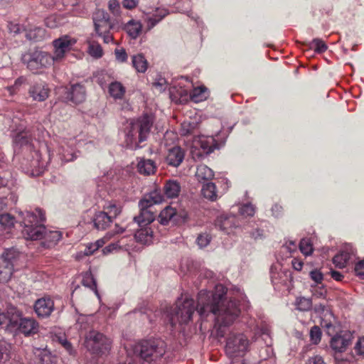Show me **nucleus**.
Listing matches in <instances>:
<instances>
[{"instance_id": "nucleus-2", "label": "nucleus", "mask_w": 364, "mask_h": 364, "mask_svg": "<svg viewBox=\"0 0 364 364\" xmlns=\"http://www.w3.org/2000/svg\"><path fill=\"white\" fill-rule=\"evenodd\" d=\"M40 125L25 127L20 124L13 133L14 144L22 149L23 151L30 152L31 159L29 166L32 169L33 174H39L45 168V162L42 160L38 150L36 149L35 141L40 131Z\"/></svg>"}, {"instance_id": "nucleus-12", "label": "nucleus", "mask_w": 364, "mask_h": 364, "mask_svg": "<svg viewBox=\"0 0 364 364\" xmlns=\"http://www.w3.org/2000/svg\"><path fill=\"white\" fill-rule=\"evenodd\" d=\"M18 257V252L14 249L6 250L0 256V282L6 283L14 273V263Z\"/></svg>"}, {"instance_id": "nucleus-9", "label": "nucleus", "mask_w": 364, "mask_h": 364, "mask_svg": "<svg viewBox=\"0 0 364 364\" xmlns=\"http://www.w3.org/2000/svg\"><path fill=\"white\" fill-rule=\"evenodd\" d=\"M22 63L33 73L54 64L51 54L41 50H30L21 55Z\"/></svg>"}, {"instance_id": "nucleus-31", "label": "nucleus", "mask_w": 364, "mask_h": 364, "mask_svg": "<svg viewBox=\"0 0 364 364\" xmlns=\"http://www.w3.org/2000/svg\"><path fill=\"white\" fill-rule=\"evenodd\" d=\"M142 25L140 21L130 20L125 25L127 34L133 39H136L141 31Z\"/></svg>"}, {"instance_id": "nucleus-41", "label": "nucleus", "mask_w": 364, "mask_h": 364, "mask_svg": "<svg viewBox=\"0 0 364 364\" xmlns=\"http://www.w3.org/2000/svg\"><path fill=\"white\" fill-rule=\"evenodd\" d=\"M350 259L351 257L348 256V253H345V251L341 250L338 254L334 256L333 262L336 267L342 269L346 266Z\"/></svg>"}, {"instance_id": "nucleus-6", "label": "nucleus", "mask_w": 364, "mask_h": 364, "mask_svg": "<svg viewBox=\"0 0 364 364\" xmlns=\"http://www.w3.org/2000/svg\"><path fill=\"white\" fill-rule=\"evenodd\" d=\"M134 353L147 362L155 360L165 353V343L161 339L144 340L137 343Z\"/></svg>"}, {"instance_id": "nucleus-64", "label": "nucleus", "mask_w": 364, "mask_h": 364, "mask_svg": "<svg viewBox=\"0 0 364 364\" xmlns=\"http://www.w3.org/2000/svg\"><path fill=\"white\" fill-rule=\"evenodd\" d=\"M122 4L126 9H132L136 6L138 0H123Z\"/></svg>"}, {"instance_id": "nucleus-15", "label": "nucleus", "mask_w": 364, "mask_h": 364, "mask_svg": "<svg viewBox=\"0 0 364 364\" xmlns=\"http://www.w3.org/2000/svg\"><path fill=\"white\" fill-rule=\"evenodd\" d=\"M217 147L215 139L211 136H198L195 137L193 141L192 152L195 150L201 149L202 152L197 154L198 156L203 154L212 153Z\"/></svg>"}, {"instance_id": "nucleus-3", "label": "nucleus", "mask_w": 364, "mask_h": 364, "mask_svg": "<svg viewBox=\"0 0 364 364\" xmlns=\"http://www.w3.org/2000/svg\"><path fill=\"white\" fill-rule=\"evenodd\" d=\"M198 311V306H195L194 300L187 296H181L173 306L167 308L164 313V321L169 324L171 328L177 324H186L188 323L195 311Z\"/></svg>"}, {"instance_id": "nucleus-29", "label": "nucleus", "mask_w": 364, "mask_h": 364, "mask_svg": "<svg viewBox=\"0 0 364 364\" xmlns=\"http://www.w3.org/2000/svg\"><path fill=\"white\" fill-rule=\"evenodd\" d=\"M177 213L176 209L171 206H166L159 215V221L163 225H166L172 220L176 221Z\"/></svg>"}, {"instance_id": "nucleus-11", "label": "nucleus", "mask_w": 364, "mask_h": 364, "mask_svg": "<svg viewBox=\"0 0 364 364\" xmlns=\"http://www.w3.org/2000/svg\"><path fill=\"white\" fill-rule=\"evenodd\" d=\"M85 347L92 354H105L110 349L111 341L97 331H90L85 336Z\"/></svg>"}, {"instance_id": "nucleus-23", "label": "nucleus", "mask_w": 364, "mask_h": 364, "mask_svg": "<svg viewBox=\"0 0 364 364\" xmlns=\"http://www.w3.org/2000/svg\"><path fill=\"white\" fill-rule=\"evenodd\" d=\"M38 328L39 324L34 318L22 317L15 330L28 336L37 333Z\"/></svg>"}, {"instance_id": "nucleus-34", "label": "nucleus", "mask_w": 364, "mask_h": 364, "mask_svg": "<svg viewBox=\"0 0 364 364\" xmlns=\"http://www.w3.org/2000/svg\"><path fill=\"white\" fill-rule=\"evenodd\" d=\"M152 234L153 232L151 228H144L137 230L134 234V237L138 242L143 244H149L152 240Z\"/></svg>"}, {"instance_id": "nucleus-52", "label": "nucleus", "mask_w": 364, "mask_h": 364, "mask_svg": "<svg viewBox=\"0 0 364 364\" xmlns=\"http://www.w3.org/2000/svg\"><path fill=\"white\" fill-rule=\"evenodd\" d=\"M191 7L190 0H178L176 3V9L181 13L188 12V9Z\"/></svg>"}, {"instance_id": "nucleus-39", "label": "nucleus", "mask_w": 364, "mask_h": 364, "mask_svg": "<svg viewBox=\"0 0 364 364\" xmlns=\"http://www.w3.org/2000/svg\"><path fill=\"white\" fill-rule=\"evenodd\" d=\"M201 192L205 198L210 200H215L217 199L216 186L213 183L208 182L205 183L203 186Z\"/></svg>"}, {"instance_id": "nucleus-26", "label": "nucleus", "mask_w": 364, "mask_h": 364, "mask_svg": "<svg viewBox=\"0 0 364 364\" xmlns=\"http://www.w3.org/2000/svg\"><path fill=\"white\" fill-rule=\"evenodd\" d=\"M94 228L98 230H105L112 223L113 220L105 212H97L92 219Z\"/></svg>"}, {"instance_id": "nucleus-50", "label": "nucleus", "mask_w": 364, "mask_h": 364, "mask_svg": "<svg viewBox=\"0 0 364 364\" xmlns=\"http://www.w3.org/2000/svg\"><path fill=\"white\" fill-rule=\"evenodd\" d=\"M255 213V208L251 203H246L240 208V213L245 217L253 216Z\"/></svg>"}, {"instance_id": "nucleus-42", "label": "nucleus", "mask_w": 364, "mask_h": 364, "mask_svg": "<svg viewBox=\"0 0 364 364\" xmlns=\"http://www.w3.org/2000/svg\"><path fill=\"white\" fill-rule=\"evenodd\" d=\"M141 200H146L149 202L148 205L153 207L155 204L161 203L164 200V196L160 192L154 191L146 196Z\"/></svg>"}, {"instance_id": "nucleus-63", "label": "nucleus", "mask_w": 364, "mask_h": 364, "mask_svg": "<svg viewBox=\"0 0 364 364\" xmlns=\"http://www.w3.org/2000/svg\"><path fill=\"white\" fill-rule=\"evenodd\" d=\"M63 151L60 152L62 154V159L65 160V161H73L75 159L74 154L73 152V149H71L70 151H65L64 146H62Z\"/></svg>"}, {"instance_id": "nucleus-21", "label": "nucleus", "mask_w": 364, "mask_h": 364, "mask_svg": "<svg viewBox=\"0 0 364 364\" xmlns=\"http://www.w3.org/2000/svg\"><path fill=\"white\" fill-rule=\"evenodd\" d=\"M28 95L34 101L43 102L49 96V89L44 82H35L29 87Z\"/></svg>"}, {"instance_id": "nucleus-48", "label": "nucleus", "mask_w": 364, "mask_h": 364, "mask_svg": "<svg viewBox=\"0 0 364 364\" xmlns=\"http://www.w3.org/2000/svg\"><path fill=\"white\" fill-rule=\"evenodd\" d=\"M211 239L212 237L208 233L203 232L198 236L196 242L200 248H203L210 244Z\"/></svg>"}, {"instance_id": "nucleus-19", "label": "nucleus", "mask_w": 364, "mask_h": 364, "mask_svg": "<svg viewBox=\"0 0 364 364\" xmlns=\"http://www.w3.org/2000/svg\"><path fill=\"white\" fill-rule=\"evenodd\" d=\"M54 310V302L50 297H42L34 304V311L39 318H48Z\"/></svg>"}, {"instance_id": "nucleus-59", "label": "nucleus", "mask_w": 364, "mask_h": 364, "mask_svg": "<svg viewBox=\"0 0 364 364\" xmlns=\"http://www.w3.org/2000/svg\"><path fill=\"white\" fill-rule=\"evenodd\" d=\"M58 341L70 354L73 353V349L72 344L65 338L59 337Z\"/></svg>"}, {"instance_id": "nucleus-10", "label": "nucleus", "mask_w": 364, "mask_h": 364, "mask_svg": "<svg viewBox=\"0 0 364 364\" xmlns=\"http://www.w3.org/2000/svg\"><path fill=\"white\" fill-rule=\"evenodd\" d=\"M250 341L243 333H231L227 338L225 353L230 358L243 357L249 350Z\"/></svg>"}, {"instance_id": "nucleus-35", "label": "nucleus", "mask_w": 364, "mask_h": 364, "mask_svg": "<svg viewBox=\"0 0 364 364\" xmlns=\"http://www.w3.org/2000/svg\"><path fill=\"white\" fill-rule=\"evenodd\" d=\"M164 190L168 198H173L178 196L181 191V186L178 182L169 181L165 184Z\"/></svg>"}, {"instance_id": "nucleus-54", "label": "nucleus", "mask_w": 364, "mask_h": 364, "mask_svg": "<svg viewBox=\"0 0 364 364\" xmlns=\"http://www.w3.org/2000/svg\"><path fill=\"white\" fill-rule=\"evenodd\" d=\"M108 8L114 15H118L120 11V5L117 0H109Z\"/></svg>"}, {"instance_id": "nucleus-61", "label": "nucleus", "mask_w": 364, "mask_h": 364, "mask_svg": "<svg viewBox=\"0 0 364 364\" xmlns=\"http://www.w3.org/2000/svg\"><path fill=\"white\" fill-rule=\"evenodd\" d=\"M153 85L156 88H158L160 92H161L166 87V80L165 78L160 77L153 83Z\"/></svg>"}, {"instance_id": "nucleus-53", "label": "nucleus", "mask_w": 364, "mask_h": 364, "mask_svg": "<svg viewBox=\"0 0 364 364\" xmlns=\"http://www.w3.org/2000/svg\"><path fill=\"white\" fill-rule=\"evenodd\" d=\"M116 60L119 63H124L127 60V54L124 48L114 50Z\"/></svg>"}, {"instance_id": "nucleus-20", "label": "nucleus", "mask_w": 364, "mask_h": 364, "mask_svg": "<svg viewBox=\"0 0 364 364\" xmlns=\"http://www.w3.org/2000/svg\"><path fill=\"white\" fill-rule=\"evenodd\" d=\"M65 98L75 104H80L86 98V90L83 85L76 83L72 85L70 88L65 92Z\"/></svg>"}, {"instance_id": "nucleus-43", "label": "nucleus", "mask_w": 364, "mask_h": 364, "mask_svg": "<svg viewBox=\"0 0 364 364\" xmlns=\"http://www.w3.org/2000/svg\"><path fill=\"white\" fill-rule=\"evenodd\" d=\"M295 306L296 309L306 311H309L312 307V301L311 299L306 297H298L295 301Z\"/></svg>"}, {"instance_id": "nucleus-55", "label": "nucleus", "mask_w": 364, "mask_h": 364, "mask_svg": "<svg viewBox=\"0 0 364 364\" xmlns=\"http://www.w3.org/2000/svg\"><path fill=\"white\" fill-rule=\"evenodd\" d=\"M195 125L188 122H183L181 124V132L182 135H187L191 133L192 130L194 129Z\"/></svg>"}, {"instance_id": "nucleus-51", "label": "nucleus", "mask_w": 364, "mask_h": 364, "mask_svg": "<svg viewBox=\"0 0 364 364\" xmlns=\"http://www.w3.org/2000/svg\"><path fill=\"white\" fill-rule=\"evenodd\" d=\"M314 311L316 313L323 314L325 317H328V319L333 317V314L328 309V306L323 304H316L314 306Z\"/></svg>"}, {"instance_id": "nucleus-37", "label": "nucleus", "mask_w": 364, "mask_h": 364, "mask_svg": "<svg viewBox=\"0 0 364 364\" xmlns=\"http://www.w3.org/2000/svg\"><path fill=\"white\" fill-rule=\"evenodd\" d=\"M102 211L105 212L107 215L113 220L121 213L122 206L120 205H117L115 203L109 201L106 203L103 206Z\"/></svg>"}, {"instance_id": "nucleus-60", "label": "nucleus", "mask_w": 364, "mask_h": 364, "mask_svg": "<svg viewBox=\"0 0 364 364\" xmlns=\"http://www.w3.org/2000/svg\"><path fill=\"white\" fill-rule=\"evenodd\" d=\"M355 350L359 355H364V337L358 339L355 343Z\"/></svg>"}, {"instance_id": "nucleus-33", "label": "nucleus", "mask_w": 364, "mask_h": 364, "mask_svg": "<svg viewBox=\"0 0 364 364\" xmlns=\"http://www.w3.org/2000/svg\"><path fill=\"white\" fill-rule=\"evenodd\" d=\"M214 176L213 171L205 165H200L198 166L196 177L199 182L211 180Z\"/></svg>"}, {"instance_id": "nucleus-45", "label": "nucleus", "mask_w": 364, "mask_h": 364, "mask_svg": "<svg viewBox=\"0 0 364 364\" xmlns=\"http://www.w3.org/2000/svg\"><path fill=\"white\" fill-rule=\"evenodd\" d=\"M300 251L306 256L311 255L313 252V246L309 239H302L299 242Z\"/></svg>"}, {"instance_id": "nucleus-30", "label": "nucleus", "mask_w": 364, "mask_h": 364, "mask_svg": "<svg viewBox=\"0 0 364 364\" xmlns=\"http://www.w3.org/2000/svg\"><path fill=\"white\" fill-rule=\"evenodd\" d=\"M109 93L115 100H122L125 94L126 89L124 85L117 81L112 82L109 85Z\"/></svg>"}, {"instance_id": "nucleus-5", "label": "nucleus", "mask_w": 364, "mask_h": 364, "mask_svg": "<svg viewBox=\"0 0 364 364\" xmlns=\"http://www.w3.org/2000/svg\"><path fill=\"white\" fill-rule=\"evenodd\" d=\"M18 215L23 225L22 235L26 240H42L45 226L42 224L46 220L44 212L36 208L35 212L19 211Z\"/></svg>"}, {"instance_id": "nucleus-38", "label": "nucleus", "mask_w": 364, "mask_h": 364, "mask_svg": "<svg viewBox=\"0 0 364 364\" xmlns=\"http://www.w3.org/2000/svg\"><path fill=\"white\" fill-rule=\"evenodd\" d=\"M88 49L87 52L89 55L96 59L100 58L103 55V49L100 44L92 40H88Z\"/></svg>"}, {"instance_id": "nucleus-1", "label": "nucleus", "mask_w": 364, "mask_h": 364, "mask_svg": "<svg viewBox=\"0 0 364 364\" xmlns=\"http://www.w3.org/2000/svg\"><path fill=\"white\" fill-rule=\"evenodd\" d=\"M226 288L223 284H217L213 292L201 290L198 295V313L202 318L210 314L215 318V327L218 334L223 336V327L228 326L238 318L240 309L235 300L225 301Z\"/></svg>"}, {"instance_id": "nucleus-56", "label": "nucleus", "mask_w": 364, "mask_h": 364, "mask_svg": "<svg viewBox=\"0 0 364 364\" xmlns=\"http://www.w3.org/2000/svg\"><path fill=\"white\" fill-rule=\"evenodd\" d=\"M8 28L10 31V33H12L14 34H18L21 32H23V28L20 24L9 22L8 24Z\"/></svg>"}, {"instance_id": "nucleus-16", "label": "nucleus", "mask_w": 364, "mask_h": 364, "mask_svg": "<svg viewBox=\"0 0 364 364\" xmlns=\"http://www.w3.org/2000/svg\"><path fill=\"white\" fill-rule=\"evenodd\" d=\"M148 203L149 202L146 200H140L139 202L140 213L134 218V222L141 228L151 223L155 220L156 215L152 210L153 207L148 205Z\"/></svg>"}, {"instance_id": "nucleus-22", "label": "nucleus", "mask_w": 364, "mask_h": 364, "mask_svg": "<svg viewBox=\"0 0 364 364\" xmlns=\"http://www.w3.org/2000/svg\"><path fill=\"white\" fill-rule=\"evenodd\" d=\"M4 316H5L4 324L11 329H16L23 317L22 312L14 306H8L6 312H4Z\"/></svg>"}, {"instance_id": "nucleus-57", "label": "nucleus", "mask_w": 364, "mask_h": 364, "mask_svg": "<svg viewBox=\"0 0 364 364\" xmlns=\"http://www.w3.org/2000/svg\"><path fill=\"white\" fill-rule=\"evenodd\" d=\"M311 279L314 281L316 284L321 283L323 277V274L318 269H314L310 272Z\"/></svg>"}, {"instance_id": "nucleus-24", "label": "nucleus", "mask_w": 364, "mask_h": 364, "mask_svg": "<svg viewBox=\"0 0 364 364\" xmlns=\"http://www.w3.org/2000/svg\"><path fill=\"white\" fill-rule=\"evenodd\" d=\"M184 151L180 146H174L168 150L166 161L168 165L178 167L183 161Z\"/></svg>"}, {"instance_id": "nucleus-4", "label": "nucleus", "mask_w": 364, "mask_h": 364, "mask_svg": "<svg viewBox=\"0 0 364 364\" xmlns=\"http://www.w3.org/2000/svg\"><path fill=\"white\" fill-rule=\"evenodd\" d=\"M153 123V117L148 114L133 119L125 129L127 146L132 149L140 147L139 144L147 139Z\"/></svg>"}, {"instance_id": "nucleus-49", "label": "nucleus", "mask_w": 364, "mask_h": 364, "mask_svg": "<svg viewBox=\"0 0 364 364\" xmlns=\"http://www.w3.org/2000/svg\"><path fill=\"white\" fill-rule=\"evenodd\" d=\"M311 341L314 344H318L321 338V331L318 326H314L310 330Z\"/></svg>"}, {"instance_id": "nucleus-27", "label": "nucleus", "mask_w": 364, "mask_h": 364, "mask_svg": "<svg viewBox=\"0 0 364 364\" xmlns=\"http://www.w3.org/2000/svg\"><path fill=\"white\" fill-rule=\"evenodd\" d=\"M25 37L30 41H41L46 36V31L41 27H31L29 28H23Z\"/></svg>"}, {"instance_id": "nucleus-18", "label": "nucleus", "mask_w": 364, "mask_h": 364, "mask_svg": "<svg viewBox=\"0 0 364 364\" xmlns=\"http://www.w3.org/2000/svg\"><path fill=\"white\" fill-rule=\"evenodd\" d=\"M29 364H57V358L46 348H33Z\"/></svg>"}, {"instance_id": "nucleus-17", "label": "nucleus", "mask_w": 364, "mask_h": 364, "mask_svg": "<svg viewBox=\"0 0 364 364\" xmlns=\"http://www.w3.org/2000/svg\"><path fill=\"white\" fill-rule=\"evenodd\" d=\"M238 219L235 215L218 216L215 221V227L225 234L230 235L234 230L239 228Z\"/></svg>"}, {"instance_id": "nucleus-46", "label": "nucleus", "mask_w": 364, "mask_h": 364, "mask_svg": "<svg viewBox=\"0 0 364 364\" xmlns=\"http://www.w3.org/2000/svg\"><path fill=\"white\" fill-rule=\"evenodd\" d=\"M311 47L318 53L325 52L328 48L324 41L320 38H314L311 43Z\"/></svg>"}, {"instance_id": "nucleus-8", "label": "nucleus", "mask_w": 364, "mask_h": 364, "mask_svg": "<svg viewBox=\"0 0 364 364\" xmlns=\"http://www.w3.org/2000/svg\"><path fill=\"white\" fill-rule=\"evenodd\" d=\"M321 326L325 328L328 336H332L330 341L331 348L336 352L345 351L353 338L350 331H341L338 333L331 321L323 318L321 319Z\"/></svg>"}, {"instance_id": "nucleus-62", "label": "nucleus", "mask_w": 364, "mask_h": 364, "mask_svg": "<svg viewBox=\"0 0 364 364\" xmlns=\"http://www.w3.org/2000/svg\"><path fill=\"white\" fill-rule=\"evenodd\" d=\"M306 364H325V363L321 356L316 355L310 357Z\"/></svg>"}, {"instance_id": "nucleus-7", "label": "nucleus", "mask_w": 364, "mask_h": 364, "mask_svg": "<svg viewBox=\"0 0 364 364\" xmlns=\"http://www.w3.org/2000/svg\"><path fill=\"white\" fill-rule=\"evenodd\" d=\"M92 20L95 31L97 36L102 38L104 43H114L112 31L114 28V23L109 14L103 9H97L93 14Z\"/></svg>"}, {"instance_id": "nucleus-44", "label": "nucleus", "mask_w": 364, "mask_h": 364, "mask_svg": "<svg viewBox=\"0 0 364 364\" xmlns=\"http://www.w3.org/2000/svg\"><path fill=\"white\" fill-rule=\"evenodd\" d=\"M15 218L9 213L0 214V225L4 229H9L14 226Z\"/></svg>"}, {"instance_id": "nucleus-47", "label": "nucleus", "mask_w": 364, "mask_h": 364, "mask_svg": "<svg viewBox=\"0 0 364 364\" xmlns=\"http://www.w3.org/2000/svg\"><path fill=\"white\" fill-rule=\"evenodd\" d=\"M9 352L10 346L5 342H0V364L9 359Z\"/></svg>"}, {"instance_id": "nucleus-13", "label": "nucleus", "mask_w": 364, "mask_h": 364, "mask_svg": "<svg viewBox=\"0 0 364 364\" xmlns=\"http://www.w3.org/2000/svg\"><path fill=\"white\" fill-rule=\"evenodd\" d=\"M75 38L68 35H63L53 41V53L51 58L53 63H58L63 60L67 53L70 52L73 46L76 43Z\"/></svg>"}, {"instance_id": "nucleus-32", "label": "nucleus", "mask_w": 364, "mask_h": 364, "mask_svg": "<svg viewBox=\"0 0 364 364\" xmlns=\"http://www.w3.org/2000/svg\"><path fill=\"white\" fill-rule=\"evenodd\" d=\"M190 97L195 102L204 101L208 97V90L203 85L194 87L190 93Z\"/></svg>"}, {"instance_id": "nucleus-14", "label": "nucleus", "mask_w": 364, "mask_h": 364, "mask_svg": "<svg viewBox=\"0 0 364 364\" xmlns=\"http://www.w3.org/2000/svg\"><path fill=\"white\" fill-rule=\"evenodd\" d=\"M168 14V10L164 7L147 9L144 11V21L146 31H151Z\"/></svg>"}, {"instance_id": "nucleus-58", "label": "nucleus", "mask_w": 364, "mask_h": 364, "mask_svg": "<svg viewBox=\"0 0 364 364\" xmlns=\"http://www.w3.org/2000/svg\"><path fill=\"white\" fill-rule=\"evenodd\" d=\"M354 270L357 276L361 279H364V260L356 263Z\"/></svg>"}, {"instance_id": "nucleus-40", "label": "nucleus", "mask_w": 364, "mask_h": 364, "mask_svg": "<svg viewBox=\"0 0 364 364\" xmlns=\"http://www.w3.org/2000/svg\"><path fill=\"white\" fill-rule=\"evenodd\" d=\"M82 284L86 287L93 290L95 294L99 296V294L97 289V282L95 279L94 278L92 274L90 272H86L82 275Z\"/></svg>"}, {"instance_id": "nucleus-28", "label": "nucleus", "mask_w": 364, "mask_h": 364, "mask_svg": "<svg viewBox=\"0 0 364 364\" xmlns=\"http://www.w3.org/2000/svg\"><path fill=\"white\" fill-rule=\"evenodd\" d=\"M137 169L140 173L149 176L155 173L156 166L151 159H140L137 164Z\"/></svg>"}, {"instance_id": "nucleus-25", "label": "nucleus", "mask_w": 364, "mask_h": 364, "mask_svg": "<svg viewBox=\"0 0 364 364\" xmlns=\"http://www.w3.org/2000/svg\"><path fill=\"white\" fill-rule=\"evenodd\" d=\"M62 237V232L58 230H46L45 232L42 239L43 240L41 245L45 248H50L54 247Z\"/></svg>"}, {"instance_id": "nucleus-36", "label": "nucleus", "mask_w": 364, "mask_h": 364, "mask_svg": "<svg viewBox=\"0 0 364 364\" xmlns=\"http://www.w3.org/2000/svg\"><path fill=\"white\" fill-rule=\"evenodd\" d=\"M132 65L139 73H144L148 67L147 60L141 53L132 56Z\"/></svg>"}]
</instances>
